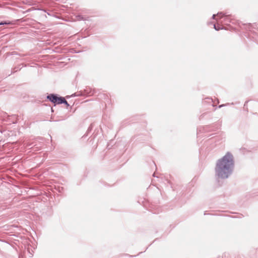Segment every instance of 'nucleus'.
Segmentation results:
<instances>
[{
    "mask_svg": "<svg viewBox=\"0 0 258 258\" xmlns=\"http://www.w3.org/2000/svg\"><path fill=\"white\" fill-rule=\"evenodd\" d=\"M11 23L9 21H2L0 22V25H8Z\"/></svg>",
    "mask_w": 258,
    "mask_h": 258,
    "instance_id": "obj_8",
    "label": "nucleus"
},
{
    "mask_svg": "<svg viewBox=\"0 0 258 258\" xmlns=\"http://www.w3.org/2000/svg\"><path fill=\"white\" fill-rule=\"evenodd\" d=\"M214 28L216 30V31H218L219 30H221V29H223V28L222 27H221L219 25H214Z\"/></svg>",
    "mask_w": 258,
    "mask_h": 258,
    "instance_id": "obj_7",
    "label": "nucleus"
},
{
    "mask_svg": "<svg viewBox=\"0 0 258 258\" xmlns=\"http://www.w3.org/2000/svg\"><path fill=\"white\" fill-rule=\"evenodd\" d=\"M234 168L233 156L231 153L227 152L217 161L215 167V176L218 179H227L232 174Z\"/></svg>",
    "mask_w": 258,
    "mask_h": 258,
    "instance_id": "obj_1",
    "label": "nucleus"
},
{
    "mask_svg": "<svg viewBox=\"0 0 258 258\" xmlns=\"http://www.w3.org/2000/svg\"><path fill=\"white\" fill-rule=\"evenodd\" d=\"M77 17L78 20H83V21L87 20L86 18L82 15H78V16H77Z\"/></svg>",
    "mask_w": 258,
    "mask_h": 258,
    "instance_id": "obj_6",
    "label": "nucleus"
},
{
    "mask_svg": "<svg viewBox=\"0 0 258 258\" xmlns=\"http://www.w3.org/2000/svg\"><path fill=\"white\" fill-rule=\"evenodd\" d=\"M66 101V99L63 97L58 96L56 104H61Z\"/></svg>",
    "mask_w": 258,
    "mask_h": 258,
    "instance_id": "obj_5",
    "label": "nucleus"
},
{
    "mask_svg": "<svg viewBox=\"0 0 258 258\" xmlns=\"http://www.w3.org/2000/svg\"><path fill=\"white\" fill-rule=\"evenodd\" d=\"M217 15L221 18L224 17V21L225 24H227L228 22H230V20L229 19V17L230 16V15H227L226 13H224L223 12H219L217 13Z\"/></svg>",
    "mask_w": 258,
    "mask_h": 258,
    "instance_id": "obj_4",
    "label": "nucleus"
},
{
    "mask_svg": "<svg viewBox=\"0 0 258 258\" xmlns=\"http://www.w3.org/2000/svg\"><path fill=\"white\" fill-rule=\"evenodd\" d=\"M247 103V102H246L244 104V106L246 105V104Z\"/></svg>",
    "mask_w": 258,
    "mask_h": 258,
    "instance_id": "obj_13",
    "label": "nucleus"
},
{
    "mask_svg": "<svg viewBox=\"0 0 258 258\" xmlns=\"http://www.w3.org/2000/svg\"><path fill=\"white\" fill-rule=\"evenodd\" d=\"M215 17H216V15H215V14L213 15V16H212V19H215Z\"/></svg>",
    "mask_w": 258,
    "mask_h": 258,
    "instance_id": "obj_12",
    "label": "nucleus"
},
{
    "mask_svg": "<svg viewBox=\"0 0 258 258\" xmlns=\"http://www.w3.org/2000/svg\"><path fill=\"white\" fill-rule=\"evenodd\" d=\"M226 104H222V105H219V106H218V107H219V108H221V107H223V106H226Z\"/></svg>",
    "mask_w": 258,
    "mask_h": 258,
    "instance_id": "obj_10",
    "label": "nucleus"
},
{
    "mask_svg": "<svg viewBox=\"0 0 258 258\" xmlns=\"http://www.w3.org/2000/svg\"><path fill=\"white\" fill-rule=\"evenodd\" d=\"M242 29L249 31L248 36L250 39L258 43V29L255 24H243Z\"/></svg>",
    "mask_w": 258,
    "mask_h": 258,
    "instance_id": "obj_2",
    "label": "nucleus"
},
{
    "mask_svg": "<svg viewBox=\"0 0 258 258\" xmlns=\"http://www.w3.org/2000/svg\"><path fill=\"white\" fill-rule=\"evenodd\" d=\"M91 130H92V125H91L89 127V128H88V132H89V131H91Z\"/></svg>",
    "mask_w": 258,
    "mask_h": 258,
    "instance_id": "obj_11",
    "label": "nucleus"
},
{
    "mask_svg": "<svg viewBox=\"0 0 258 258\" xmlns=\"http://www.w3.org/2000/svg\"><path fill=\"white\" fill-rule=\"evenodd\" d=\"M58 95L55 94H50L47 96V98L52 103L56 104Z\"/></svg>",
    "mask_w": 258,
    "mask_h": 258,
    "instance_id": "obj_3",
    "label": "nucleus"
},
{
    "mask_svg": "<svg viewBox=\"0 0 258 258\" xmlns=\"http://www.w3.org/2000/svg\"><path fill=\"white\" fill-rule=\"evenodd\" d=\"M62 104H64L67 106H70L69 104L68 103L66 100V101H64V102L62 103Z\"/></svg>",
    "mask_w": 258,
    "mask_h": 258,
    "instance_id": "obj_9",
    "label": "nucleus"
}]
</instances>
